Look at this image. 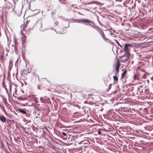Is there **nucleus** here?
<instances>
[{"label":"nucleus","instance_id":"3","mask_svg":"<svg viewBox=\"0 0 153 153\" xmlns=\"http://www.w3.org/2000/svg\"><path fill=\"white\" fill-rule=\"evenodd\" d=\"M121 64L120 61L119 59H117L115 65V72L117 74H118L119 71V69L120 67Z\"/></svg>","mask_w":153,"mask_h":153},{"label":"nucleus","instance_id":"19","mask_svg":"<svg viewBox=\"0 0 153 153\" xmlns=\"http://www.w3.org/2000/svg\"><path fill=\"white\" fill-rule=\"evenodd\" d=\"M113 78L114 81L117 82L118 80V77L116 76H113Z\"/></svg>","mask_w":153,"mask_h":153},{"label":"nucleus","instance_id":"12","mask_svg":"<svg viewBox=\"0 0 153 153\" xmlns=\"http://www.w3.org/2000/svg\"><path fill=\"white\" fill-rule=\"evenodd\" d=\"M9 67H8V69H9L8 71H10L11 70L12 66H13L12 62L11 61H10L9 62Z\"/></svg>","mask_w":153,"mask_h":153},{"label":"nucleus","instance_id":"2","mask_svg":"<svg viewBox=\"0 0 153 153\" xmlns=\"http://www.w3.org/2000/svg\"><path fill=\"white\" fill-rule=\"evenodd\" d=\"M131 46V45L130 44H125L123 48V50L125 51L126 54V55H128V56H130V47Z\"/></svg>","mask_w":153,"mask_h":153},{"label":"nucleus","instance_id":"24","mask_svg":"<svg viewBox=\"0 0 153 153\" xmlns=\"http://www.w3.org/2000/svg\"><path fill=\"white\" fill-rule=\"evenodd\" d=\"M19 100H24L25 99L22 97H19L18 98Z\"/></svg>","mask_w":153,"mask_h":153},{"label":"nucleus","instance_id":"36","mask_svg":"<svg viewBox=\"0 0 153 153\" xmlns=\"http://www.w3.org/2000/svg\"><path fill=\"white\" fill-rule=\"evenodd\" d=\"M60 1H65V0H60Z\"/></svg>","mask_w":153,"mask_h":153},{"label":"nucleus","instance_id":"37","mask_svg":"<svg viewBox=\"0 0 153 153\" xmlns=\"http://www.w3.org/2000/svg\"><path fill=\"white\" fill-rule=\"evenodd\" d=\"M138 34H140L141 33L140 32H138Z\"/></svg>","mask_w":153,"mask_h":153},{"label":"nucleus","instance_id":"31","mask_svg":"<svg viewBox=\"0 0 153 153\" xmlns=\"http://www.w3.org/2000/svg\"><path fill=\"white\" fill-rule=\"evenodd\" d=\"M62 135L64 136H66L67 135L64 132H62Z\"/></svg>","mask_w":153,"mask_h":153},{"label":"nucleus","instance_id":"14","mask_svg":"<svg viewBox=\"0 0 153 153\" xmlns=\"http://www.w3.org/2000/svg\"><path fill=\"white\" fill-rule=\"evenodd\" d=\"M104 131V130L102 128H100L98 130V134L100 135H101V131Z\"/></svg>","mask_w":153,"mask_h":153},{"label":"nucleus","instance_id":"30","mask_svg":"<svg viewBox=\"0 0 153 153\" xmlns=\"http://www.w3.org/2000/svg\"><path fill=\"white\" fill-rule=\"evenodd\" d=\"M5 105L6 106H8L9 105L5 101Z\"/></svg>","mask_w":153,"mask_h":153},{"label":"nucleus","instance_id":"8","mask_svg":"<svg viewBox=\"0 0 153 153\" xmlns=\"http://www.w3.org/2000/svg\"><path fill=\"white\" fill-rule=\"evenodd\" d=\"M28 97H30L32 100L35 101V102H38V98L36 97L35 95H30Z\"/></svg>","mask_w":153,"mask_h":153},{"label":"nucleus","instance_id":"18","mask_svg":"<svg viewBox=\"0 0 153 153\" xmlns=\"http://www.w3.org/2000/svg\"><path fill=\"white\" fill-rule=\"evenodd\" d=\"M1 62L2 64H3L4 63V57L3 55H1Z\"/></svg>","mask_w":153,"mask_h":153},{"label":"nucleus","instance_id":"40","mask_svg":"<svg viewBox=\"0 0 153 153\" xmlns=\"http://www.w3.org/2000/svg\"><path fill=\"white\" fill-rule=\"evenodd\" d=\"M11 88L10 87V90H11Z\"/></svg>","mask_w":153,"mask_h":153},{"label":"nucleus","instance_id":"17","mask_svg":"<svg viewBox=\"0 0 153 153\" xmlns=\"http://www.w3.org/2000/svg\"><path fill=\"white\" fill-rule=\"evenodd\" d=\"M145 93L146 94H148L149 93V89L146 87L145 89Z\"/></svg>","mask_w":153,"mask_h":153},{"label":"nucleus","instance_id":"22","mask_svg":"<svg viewBox=\"0 0 153 153\" xmlns=\"http://www.w3.org/2000/svg\"><path fill=\"white\" fill-rule=\"evenodd\" d=\"M138 77L137 74H135L134 76V80H137L138 79Z\"/></svg>","mask_w":153,"mask_h":153},{"label":"nucleus","instance_id":"21","mask_svg":"<svg viewBox=\"0 0 153 153\" xmlns=\"http://www.w3.org/2000/svg\"><path fill=\"white\" fill-rule=\"evenodd\" d=\"M110 33H111V36H113V37H116V36L114 34L116 33V32H113V33H112V32H111Z\"/></svg>","mask_w":153,"mask_h":153},{"label":"nucleus","instance_id":"35","mask_svg":"<svg viewBox=\"0 0 153 153\" xmlns=\"http://www.w3.org/2000/svg\"><path fill=\"white\" fill-rule=\"evenodd\" d=\"M84 142V141H82V142H80V143H79L81 144L82 143H83Z\"/></svg>","mask_w":153,"mask_h":153},{"label":"nucleus","instance_id":"20","mask_svg":"<svg viewBox=\"0 0 153 153\" xmlns=\"http://www.w3.org/2000/svg\"><path fill=\"white\" fill-rule=\"evenodd\" d=\"M2 85L3 87L5 88V89L6 90V91H7V89L6 88V85H5V83L4 82V81H3L2 83Z\"/></svg>","mask_w":153,"mask_h":153},{"label":"nucleus","instance_id":"13","mask_svg":"<svg viewBox=\"0 0 153 153\" xmlns=\"http://www.w3.org/2000/svg\"><path fill=\"white\" fill-rule=\"evenodd\" d=\"M143 93V91L142 89L140 88H138V94H139L140 95H142V93Z\"/></svg>","mask_w":153,"mask_h":153},{"label":"nucleus","instance_id":"15","mask_svg":"<svg viewBox=\"0 0 153 153\" xmlns=\"http://www.w3.org/2000/svg\"><path fill=\"white\" fill-rule=\"evenodd\" d=\"M23 72L24 73V74H27V73H30V71L28 70L27 71L26 69H24L23 70Z\"/></svg>","mask_w":153,"mask_h":153},{"label":"nucleus","instance_id":"28","mask_svg":"<svg viewBox=\"0 0 153 153\" xmlns=\"http://www.w3.org/2000/svg\"><path fill=\"white\" fill-rule=\"evenodd\" d=\"M29 8L32 11H34L35 10L33 9H31V6L30 4L29 5Z\"/></svg>","mask_w":153,"mask_h":153},{"label":"nucleus","instance_id":"34","mask_svg":"<svg viewBox=\"0 0 153 153\" xmlns=\"http://www.w3.org/2000/svg\"><path fill=\"white\" fill-rule=\"evenodd\" d=\"M151 79L153 81V76L151 78Z\"/></svg>","mask_w":153,"mask_h":153},{"label":"nucleus","instance_id":"16","mask_svg":"<svg viewBox=\"0 0 153 153\" xmlns=\"http://www.w3.org/2000/svg\"><path fill=\"white\" fill-rule=\"evenodd\" d=\"M0 107L3 112L5 111L4 107V106L2 105L1 104H0Z\"/></svg>","mask_w":153,"mask_h":153},{"label":"nucleus","instance_id":"39","mask_svg":"<svg viewBox=\"0 0 153 153\" xmlns=\"http://www.w3.org/2000/svg\"><path fill=\"white\" fill-rule=\"evenodd\" d=\"M84 147H87V146H84Z\"/></svg>","mask_w":153,"mask_h":153},{"label":"nucleus","instance_id":"38","mask_svg":"<svg viewBox=\"0 0 153 153\" xmlns=\"http://www.w3.org/2000/svg\"><path fill=\"white\" fill-rule=\"evenodd\" d=\"M88 95H89H89L92 96V94H88Z\"/></svg>","mask_w":153,"mask_h":153},{"label":"nucleus","instance_id":"33","mask_svg":"<svg viewBox=\"0 0 153 153\" xmlns=\"http://www.w3.org/2000/svg\"><path fill=\"white\" fill-rule=\"evenodd\" d=\"M32 29H28L27 30L28 31V32H30L31 30H32Z\"/></svg>","mask_w":153,"mask_h":153},{"label":"nucleus","instance_id":"23","mask_svg":"<svg viewBox=\"0 0 153 153\" xmlns=\"http://www.w3.org/2000/svg\"><path fill=\"white\" fill-rule=\"evenodd\" d=\"M20 27H21V28L22 29L21 30V31L23 30H24L25 28L23 25H22Z\"/></svg>","mask_w":153,"mask_h":153},{"label":"nucleus","instance_id":"11","mask_svg":"<svg viewBox=\"0 0 153 153\" xmlns=\"http://www.w3.org/2000/svg\"><path fill=\"white\" fill-rule=\"evenodd\" d=\"M26 36L25 35L22 36L21 37V40H22V43H24L26 40Z\"/></svg>","mask_w":153,"mask_h":153},{"label":"nucleus","instance_id":"10","mask_svg":"<svg viewBox=\"0 0 153 153\" xmlns=\"http://www.w3.org/2000/svg\"><path fill=\"white\" fill-rule=\"evenodd\" d=\"M127 71L126 70H125L124 71H123V72L122 73L121 77V79H123L125 76L126 74H127Z\"/></svg>","mask_w":153,"mask_h":153},{"label":"nucleus","instance_id":"25","mask_svg":"<svg viewBox=\"0 0 153 153\" xmlns=\"http://www.w3.org/2000/svg\"><path fill=\"white\" fill-rule=\"evenodd\" d=\"M28 23V22H26L25 24V25H23L25 28H26L27 26Z\"/></svg>","mask_w":153,"mask_h":153},{"label":"nucleus","instance_id":"5","mask_svg":"<svg viewBox=\"0 0 153 153\" xmlns=\"http://www.w3.org/2000/svg\"><path fill=\"white\" fill-rule=\"evenodd\" d=\"M76 22L78 23L81 22L82 23H87L89 24L90 23H93V22L90 20L84 19L77 20Z\"/></svg>","mask_w":153,"mask_h":153},{"label":"nucleus","instance_id":"4","mask_svg":"<svg viewBox=\"0 0 153 153\" xmlns=\"http://www.w3.org/2000/svg\"><path fill=\"white\" fill-rule=\"evenodd\" d=\"M130 56H128V55H124L122 56H120L119 58L121 59V62H125L127 61L128 59H129Z\"/></svg>","mask_w":153,"mask_h":153},{"label":"nucleus","instance_id":"32","mask_svg":"<svg viewBox=\"0 0 153 153\" xmlns=\"http://www.w3.org/2000/svg\"><path fill=\"white\" fill-rule=\"evenodd\" d=\"M58 24V22H55V25H57Z\"/></svg>","mask_w":153,"mask_h":153},{"label":"nucleus","instance_id":"29","mask_svg":"<svg viewBox=\"0 0 153 153\" xmlns=\"http://www.w3.org/2000/svg\"><path fill=\"white\" fill-rule=\"evenodd\" d=\"M23 31H21V36H23L24 35H25V34L22 32Z\"/></svg>","mask_w":153,"mask_h":153},{"label":"nucleus","instance_id":"9","mask_svg":"<svg viewBox=\"0 0 153 153\" xmlns=\"http://www.w3.org/2000/svg\"><path fill=\"white\" fill-rule=\"evenodd\" d=\"M0 121L3 123L5 122L6 118L3 115L0 116Z\"/></svg>","mask_w":153,"mask_h":153},{"label":"nucleus","instance_id":"26","mask_svg":"<svg viewBox=\"0 0 153 153\" xmlns=\"http://www.w3.org/2000/svg\"><path fill=\"white\" fill-rule=\"evenodd\" d=\"M114 40L116 42V43L118 44L119 45L120 47H122V46H121V45H120L119 43V42H118V41L116 40V39H114Z\"/></svg>","mask_w":153,"mask_h":153},{"label":"nucleus","instance_id":"1","mask_svg":"<svg viewBox=\"0 0 153 153\" xmlns=\"http://www.w3.org/2000/svg\"><path fill=\"white\" fill-rule=\"evenodd\" d=\"M93 27L100 34L104 40L107 42H109L110 41V40L105 37L103 31L99 27L97 26L96 27H94L93 26Z\"/></svg>","mask_w":153,"mask_h":153},{"label":"nucleus","instance_id":"7","mask_svg":"<svg viewBox=\"0 0 153 153\" xmlns=\"http://www.w3.org/2000/svg\"><path fill=\"white\" fill-rule=\"evenodd\" d=\"M18 111L21 113H22L23 114H26V115L27 117H29L30 116V114H27L25 111L23 109L20 108H19Z\"/></svg>","mask_w":153,"mask_h":153},{"label":"nucleus","instance_id":"27","mask_svg":"<svg viewBox=\"0 0 153 153\" xmlns=\"http://www.w3.org/2000/svg\"><path fill=\"white\" fill-rule=\"evenodd\" d=\"M40 100L42 102H44V98L42 97H41L40 98Z\"/></svg>","mask_w":153,"mask_h":153},{"label":"nucleus","instance_id":"6","mask_svg":"<svg viewBox=\"0 0 153 153\" xmlns=\"http://www.w3.org/2000/svg\"><path fill=\"white\" fill-rule=\"evenodd\" d=\"M137 85H140V87H142L144 85H145V82L144 81H142L141 80H139L137 82Z\"/></svg>","mask_w":153,"mask_h":153}]
</instances>
